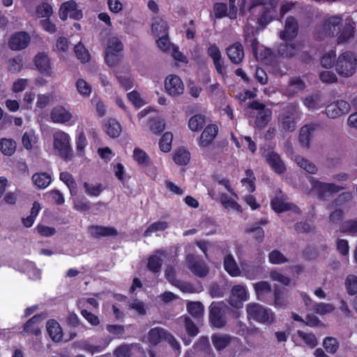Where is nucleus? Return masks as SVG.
Listing matches in <instances>:
<instances>
[{
    "label": "nucleus",
    "instance_id": "obj_1",
    "mask_svg": "<svg viewBox=\"0 0 357 357\" xmlns=\"http://www.w3.org/2000/svg\"><path fill=\"white\" fill-rule=\"evenodd\" d=\"M356 23L351 20L342 26V17L334 15L317 24L314 31V38L323 40L327 36H337V43H344L354 37Z\"/></svg>",
    "mask_w": 357,
    "mask_h": 357
},
{
    "label": "nucleus",
    "instance_id": "obj_2",
    "mask_svg": "<svg viewBox=\"0 0 357 357\" xmlns=\"http://www.w3.org/2000/svg\"><path fill=\"white\" fill-rule=\"evenodd\" d=\"M278 4V0H251L249 12L255 17L257 24L265 28L273 21V13Z\"/></svg>",
    "mask_w": 357,
    "mask_h": 357
},
{
    "label": "nucleus",
    "instance_id": "obj_3",
    "mask_svg": "<svg viewBox=\"0 0 357 357\" xmlns=\"http://www.w3.org/2000/svg\"><path fill=\"white\" fill-rule=\"evenodd\" d=\"M245 310L248 321H254L262 324H271L275 319L274 312L257 303H249Z\"/></svg>",
    "mask_w": 357,
    "mask_h": 357
},
{
    "label": "nucleus",
    "instance_id": "obj_4",
    "mask_svg": "<svg viewBox=\"0 0 357 357\" xmlns=\"http://www.w3.org/2000/svg\"><path fill=\"white\" fill-rule=\"evenodd\" d=\"M230 309L223 302H212L209 306L208 321L211 327L222 328L227 323V315Z\"/></svg>",
    "mask_w": 357,
    "mask_h": 357
},
{
    "label": "nucleus",
    "instance_id": "obj_5",
    "mask_svg": "<svg viewBox=\"0 0 357 357\" xmlns=\"http://www.w3.org/2000/svg\"><path fill=\"white\" fill-rule=\"evenodd\" d=\"M357 68V56L352 52H345L340 54L335 63L337 73L343 77L353 75Z\"/></svg>",
    "mask_w": 357,
    "mask_h": 357
},
{
    "label": "nucleus",
    "instance_id": "obj_6",
    "mask_svg": "<svg viewBox=\"0 0 357 357\" xmlns=\"http://www.w3.org/2000/svg\"><path fill=\"white\" fill-rule=\"evenodd\" d=\"M54 148L59 151V155L65 160H70L73 155L70 144V136L63 131L56 132L53 135Z\"/></svg>",
    "mask_w": 357,
    "mask_h": 357
},
{
    "label": "nucleus",
    "instance_id": "obj_7",
    "mask_svg": "<svg viewBox=\"0 0 357 357\" xmlns=\"http://www.w3.org/2000/svg\"><path fill=\"white\" fill-rule=\"evenodd\" d=\"M298 107L291 105L287 107L284 112L280 115V120L282 130L286 132H293L296 128Z\"/></svg>",
    "mask_w": 357,
    "mask_h": 357
},
{
    "label": "nucleus",
    "instance_id": "obj_8",
    "mask_svg": "<svg viewBox=\"0 0 357 357\" xmlns=\"http://www.w3.org/2000/svg\"><path fill=\"white\" fill-rule=\"evenodd\" d=\"M45 317V313L35 314L24 323L22 326V333L36 337L40 336Z\"/></svg>",
    "mask_w": 357,
    "mask_h": 357
},
{
    "label": "nucleus",
    "instance_id": "obj_9",
    "mask_svg": "<svg viewBox=\"0 0 357 357\" xmlns=\"http://www.w3.org/2000/svg\"><path fill=\"white\" fill-rule=\"evenodd\" d=\"M299 24L294 16H288L285 20L284 29L280 32V38L284 41L293 40L298 36Z\"/></svg>",
    "mask_w": 357,
    "mask_h": 357
},
{
    "label": "nucleus",
    "instance_id": "obj_10",
    "mask_svg": "<svg viewBox=\"0 0 357 357\" xmlns=\"http://www.w3.org/2000/svg\"><path fill=\"white\" fill-rule=\"evenodd\" d=\"M312 185L317 191L319 198L322 200L326 199L328 193H337L344 188L333 183H324L315 179L312 180Z\"/></svg>",
    "mask_w": 357,
    "mask_h": 357
},
{
    "label": "nucleus",
    "instance_id": "obj_11",
    "mask_svg": "<svg viewBox=\"0 0 357 357\" xmlns=\"http://www.w3.org/2000/svg\"><path fill=\"white\" fill-rule=\"evenodd\" d=\"M350 104L343 100H337L328 105L326 108V114L330 119H336L349 113Z\"/></svg>",
    "mask_w": 357,
    "mask_h": 357
},
{
    "label": "nucleus",
    "instance_id": "obj_12",
    "mask_svg": "<svg viewBox=\"0 0 357 357\" xmlns=\"http://www.w3.org/2000/svg\"><path fill=\"white\" fill-rule=\"evenodd\" d=\"M59 17L62 20H67L68 17L79 20L82 17V12L77 9L76 2L70 0L61 4L59 9Z\"/></svg>",
    "mask_w": 357,
    "mask_h": 357
},
{
    "label": "nucleus",
    "instance_id": "obj_13",
    "mask_svg": "<svg viewBox=\"0 0 357 357\" xmlns=\"http://www.w3.org/2000/svg\"><path fill=\"white\" fill-rule=\"evenodd\" d=\"M165 89L169 95L178 96L183 93L184 85L178 76L170 75L165 79Z\"/></svg>",
    "mask_w": 357,
    "mask_h": 357
},
{
    "label": "nucleus",
    "instance_id": "obj_14",
    "mask_svg": "<svg viewBox=\"0 0 357 357\" xmlns=\"http://www.w3.org/2000/svg\"><path fill=\"white\" fill-rule=\"evenodd\" d=\"M30 40L31 38L28 33L19 31L11 36L8 41V46L12 50H22L28 46Z\"/></svg>",
    "mask_w": 357,
    "mask_h": 357
},
{
    "label": "nucleus",
    "instance_id": "obj_15",
    "mask_svg": "<svg viewBox=\"0 0 357 357\" xmlns=\"http://www.w3.org/2000/svg\"><path fill=\"white\" fill-rule=\"evenodd\" d=\"M320 128V124L317 123H311L302 126L298 136V140L302 146L310 148L311 139Z\"/></svg>",
    "mask_w": 357,
    "mask_h": 357
},
{
    "label": "nucleus",
    "instance_id": "obj_16",
    "mask_svg": "<svg viewBox=\"0 0 357 357\" xmlns=\"http://www.w3.org/2000/svg\"><path fill=\"white\" fill-rule=\"evenodd\" d=\"M187 261L189 269L195 276L204 278L208 273V268L203 260L192 256H188Z\"/></svg>",
    "mask_w": 357,
    "mask_h": 357
},
{
    "label": "nucleus",
    "instance_id": "obj_17",
    "mask_svg": "<svg viewBox=\"0 0 357 357\" xmlns=\"http://www.w3.org/2000/svg\"><path fill=\"white\" fill-rule=\"evenodd\" d=\"M271 206L272 209L278 213L288 211H291L297 214L301 213L300 208L296 205L293 203L285 202L282 197H275L271 199Z\"/></svg>",
    "mask_w": 357,
    "mask_h": 357
},
{
    "label": "nucleus",
    "instance_id": "obj_18",
    "mask_svg": "<svg viewBox=\"0 0 357 357\" xmlns=\"http://www.w3.org/2000/svg\"><path fill=\"white\" fill-rule=\"evenodd\" d=\"M36 68L45 76L51 77L52 74L50 60L48 55L44 52L38 53L34 57Z\"/></svg>",
    "mask_w": 357,
    "mask_h": 357
},
{
    "label": "nucleus",
    "instance_id": "obj_19",
    "mask_svg": "<svg viewBox=\"0 0 357 357\" xmlns=\"http://www.w3.org/2000/svg\"><path fill=\"white\" fill-rule=\"evenodd\" d=\"M226 53L231 62L234 64L241 63L245 56L243 47L240 42L229 45L226 49Z\"/></svg>",
    "mask_w": 357,
    "mask_h": 357
},
{
    "label": "nucleus",
    "instance_id": "obj_20",
    "mask_svg": "<svg viewBox=\"0 0 357 357\" xmlns=\"http://www.w3.org/2000/svg\"><path fill=\"white\" fill-rule=\"evenodd\" d=\"M218 132V128L215 124L208 125L202 131L199 142L200 147H207L213 142Z\"/></svg>",
    "mask_w": 357,
    "mask_h": 357
},
{
    "label": "nucleus",
    "instance_id": "obj_21",
    "mask_svg": "<svg viewBox=\"0 0 357 357\" xmlns=\"http://www.w3.org/2000/svg\"><path fill=\"white\" fill-rule=\"evenodd\" d=\"M193 349L197 353H198V356L199 357H215L208 337L201 336L194 344Z\"/></svg>",
    "mask_w": 357,
    "mask_h": 357
},
{
    "label": "nucleus",
    "instance_id": "obj_22",
    "mask_svg": "<svg viewBox=\"0 0 357 357\" xmlns=\"http://www.w3.org/2000/svg\"><path fill=\"white\" fill-rule=\"evenodd\" d=\"M88 231L93 237L96 238L118 235V231L115 228L100 225H91L88 227Z\"/></svg>",
    "mask_w": 357,
    "mask_h": 357
},
{
    "label": "nucleus",
    "instance_id": "obj_23",
    "mask_svg": "<svg viewBox=\"0 0 357 357\" xmlns=\"http://www.w3.org/2000/svg\"><path fill=\"white\" fill-rule=\"evenodd\" d=\"M266 160L276 174H282L285 172L286 166L278 153L270 152L267 155Z\"/></svg>",
    "mask_w": 357,
    "mask_h": 357
},
{
    "label": "nucleus",
    "instance_id": "obj_24",
    "mask_svg": "<svg viewBox=\"0 0 357 357\" xmlns=\"http://www.w3.org/2000/svg\"><path fill=\"white\" fill-rule=\"evenodd\" d=\"M287 42L280 43L277 49V52L284 58L291 59L298 54L299 45L297 43H288Z\"/></svg>",
    "mask_w": 357,
    "mask_h": 357
},
{
    "label": "nucleus",
    "instance_id": "obj_25",
    "mask_svg": "<svg viewBox=\"0 0 357 357\" xmlns=\"http://www.w3.org/2000/svg\"><path fill=\"white\" fill-rule=\"evenodd\" d=\"M168 333L167 330L160 327L151 328L147 335L148 341L151 345L156 346L165 341Z\"/></svg>",
    "mask_w": 357,
    "mask_h": 357
},
{
    "label": "nucleus",
    "instance_id": "obj_26",
    "mask_svg": "<svg viewBox=\"0 0 357 357\" xmlns=\"http://www.w3.org/2000/svg\"><path fill=\"white\" fill-rule=\"evenodd\" d=\"M47 331L54 342H59L63 339V331L60 324L55 319H50L46 324Z\"/></svg>",
    "mask_w": 357,
    "mask_h": 357
},
{
    "label": "nucleus",
    "instance_id": "obj_27",
    "mask_svg": "<svg viewBox=\"0 0 357 357\" xmlns=\"http://www.w3.org/2000/svg\"><path fill=\"white\" fill-rule=\"evenodd\" d=\"M305 88V83L300 77H294L289 79L286 88V94L288 96H294L298 93L302 92Z\"/></svg>",
    "mask_w": 357,
    "mask_h": 357
},
{
    "label": "nucleus",
    "instance_id": "obj_28",
    "mask_svg": "<svg viewBox=\"0 0 357 357\" xmlns=\"http://www.w3.org/2000/svg\"><path fill=\"white\" fill-rule=\"evenodd\" d=\"M268 221L266 219H261L255 222L252 227L246 229V233L252 234V237L258 243H261L264 240L265 233L261 225H266Z\"/></svg>",
    "mask_w": 357,
    "mask_h": 357
},
{
    "label": "nucleus",
    "instance_id": "obj_29",
    "mask_svg": "<svg viewBox=\"0 0 357 357\" xmlns=\"http://www.w3.org/2000/svg\"><path fill=\"white\" fill-rule=\"evenodd\" d=\"M50 117L54 123H66L72 118V114L63 107H54L50 113Z\"/></svg>",
    "mask_w": 357,
    "mask_h": 357
},
{
    "label": "nucleus",
    "instance_id": "obj_30",
    "mask_svg": "<svg viewBox=\"0 0 357 357\" xmlns=\"http://www.w3.org/2000/svg\"><path fill=\"white\" fill-rule=\"evenodd\" d=\"M231 336L227 334L215 333L211 335L213 345L218 351L227 348L231 343Z\"/></svg>",
    "mask_w": 357,
    "mask_h": 357
},
{
    "label": "nucleus",
    "instance_id": "obj_31",
    "mask_svg": "<svg viewBox=\"0 0 357 357\" xmlns=\"http://www.w3.org/2000/svg\"><path fill=\"white\" fill-rule=\"evenodd\" d=\"M287 290L284 287H275L274 289V306L276 308H283L287 303Z\"/></svg>",
    "mask_w": 357,
    "mask_h": 357
},
{
    "label": "nucleus",
    "instance_id": "obj_32",
    "mask_svg": "<svg viewBox=\"0 0 357 357\" xmlns=\"http://www.w3.org/2000/svg\"><path fill=\"white\" fill-rule=\"evenodd\" d=\"M224 268L226 272L232 277L238 276L241 271L234 257L229 254L224 259Z\"/></svg>",
    "mask_w": 357,
    "mask_h": 357
},
{
    "label": "nucleus",
    "instance_id": "obj_33",
    "mask_svg": "<svg viewBox=\"0 0 357 357\" xmlns=\"http://www.w3.org/2000/svg\"><path fill=\"white\" fill-rule=\"evenodd\" d=\"M272 111L269 108H264V109L257 112L255 123L256 126L260 129L265 128L271 119Z\"/></svg>",
    "mask_w": 357,
    "mask_h": 357
},
{
    "label": "nucleus",
    "instance_id": "obj_34",
    "mask_svg": "<svg viewBox=\"0 0 357 357\" xmlns=\"http://www.w3.org/2000/svg\"><path fill=\"white\" fill-rule=\"evenodd\" d=\"M151 30L156 36H160L162 34H168L167 22L160 17H153Z\"/></svg>",
    "mask_w": 357,
    "mask_h": 357
},
{
    "label": "nucleus",
    "instance_id": "obj_35",
    "mask_svg": "<svg viewBox=\"0 0 357 357\" xmlns=\"http://www.w3.org/2000/svg\"><path fill=\"white\" fill-rule=\"evenodd\" d=\"M105 132L112 138L118 137L121 132V124L114 119H110L104 126Z\"/></svg>",
    "mask_w": 357,
    "mask_h": 357
},
{
    "label": "nucleus",
    "instance_id": "obj_36",
    "mask_svg": "<svg viewBox=\"0 0 357 357\" xmlns=\"http://www.w3.org/2000/svg\"><path fill=\"white\" fill-rule=\"evenodd\" d=\"M31 179L34 185L39 189L46 188L52 181L50 175L46 172L35 173Z\"/></svg>",
    "mask_w": 357,
    "mask_h": 357
},
{
    "label": "nucleus",
    "instance_id": "obj_37",
    "mask_svg": "<svg viewBox=\"0 0 357 357\" xmlns=\"http://www.w3.org/2000/svg\"><path fill=\"white\" fill-rule=\"evenodd\" d=\"M173 160L178 165H186L190 160V153L186 149L179 147L174 151Z\"/></svg>",
    "mask_w": 357,
    "mask_h": 357
},
{
    "label": "nucleus",
    "instance_id": "obj_38",
    "mask_svg": "<svg viewBox=\"0 0 357 357\" xmlns=\"http://www.w3.org/2000/svg\"><path fill=\"white\" fill-rule=\"evenodd\" d=\"M132 157L134 160L141 167L149 166L151 163L149 155L140 148L136 147L134 149Z\"/></svg>",
    "mask_w": 357,
    "mask_h": 357
},
{
    "label": "nucleus",
    "instance_id": "obj_39",
    "mask_svg": "<svg viewBox=\"0 0 357 357\" xmlns=\"http://www.w3.org/2000/svg\"><path fill=\"white\" fill-rule=\"evenodd\" d=\"M16 149V143L12 139L3 138L0 139V151L5 155H12Z\"/></svg>",
    "mask_w": 357,
    "mask_h": 357
},
{
    "label": "nucleus",
    "instance_id": "obj_40",
    "mask_svg": "<svg viewBox=\"0 0 357 357\" xmlns=\"http://www.w3.org/2000/svg\"><path fill=\"white\" fill-rule=\"evenodd\" d=\"M340 231L352 236L357 235V219H350L342 222L340 225Z\"/></svg>",
    "mask_w": 357,
    "mask_h": 357
},
{
    "label": "nucleus",
    "instance_id": "obj_41",
    "mask_svg": "<svg viewBox=\"0 0 357 357\" xmlns=\"http://www.w3.org/2000/svg\"><path fill=\"white\" fill-rule=\"evenodd\" d=\"M257 298L262 301L265 296L272 293L271 286L266 281H261L256 283L254 286Z\"/></svg>",
    "mask_w": 357,
    "mask_h": 357
},
{
    "label": "nucleus",
    "instance_id": "obj_42",
    "mask_svg": "<svg viewBox=\"0 0 357 357\" xmlns=\"http://www.w3.org/2000/svg\"><path fill=\"white\" fill-rule=\"evenodd\" d=\"M206 123V119L204 115L195 114L188 121V127L192 131L201 130Z\"/></svg>",
    "mask_w": 357,
    "mask_h": 357
},
{
    "label": "nucleus",
    "instance_id": "obj_43",
    "mask_svg": "<svg viewBox=\"0 0 357 357\" xmlns=\"http://www.w3.org/2000/svg\"><path fill=\"white\" fill-rule=\"evenodd\" d=\"M168 227V223L165 221H158L150 225L144 231L143 236L149 237L153 232L163 231Z\"/></svg>",
    "mask_w": 357,
    "mask_h": 357
},
{
    "label": "nucleus",
    "instance_id": "obj_44",
    "mask_svg": "<svg viewBox=\"0 0 357 357\" xmlns=\"http://www.w3.org/2000/svg\"><path fill=\"white\" fill-rule=\"evenodd\" d=\"M173 135L170 132H165L159 141V147L161 151L168 153L172 149Z\"/></svg>",
    "mask_w": 357,
    "mask_h": 357
},
{
    "label": "nucleus",
    "instance_id": "obj_45",
    "mask_svg": "<svg viewBox=\"0 0 357 357\" xmlns=\"http://www.w3.org/2000/svg\"><path fill=\"white\" fill-rule=\"evenodd\" d=\"M303 104L309 109H319L321 107L320 96L318 93L308 96L304 99Z\"/></svg>",
    "mask_w": 357,
    "mask_h": 357
},
{
    "label": "nucleus",
    "instance_id": "obj_46",
    "mask_svg": "<svg viewBox=\"0 0 357 357\" xmlns=\"http://www.w3.org/2000/svg\"><path fill=\"white\" fill-rule=\"evenodd\" d=\"M297 335L310 348H314L318 344L316 336L312 333H305L298 330Z\"/></svg>",
    "mask_w": 357,
    "mask_h": 357
},
{
    "label": "nucleus",
    "instance_id": "obj_47",
    "mask_svg": "<svg viewBox=\"0 0 357 357\" xmlns=\"http://www.w3.org/2000/svg\"><path fill=\"white\" fill-rule=\"evenodd\" d=\"M296 162L299 167L305 169L309 174H314L317 172L316 165L302 156H297L296 158Z\"/></svg>",
    "mask_w": 357,
    "mask_h": 357
},
{
    "label": "nucleus",
    "instance_id": "obj_48",
    "mask_svg": "<svg viewBox=\"0 0 357 357\" xmlns=\"http://www.w3.org/2000/svg\"><path fill=\"white\" fill-rule=\"evenodd\" d=\"M162 266V259L157 255H151L148 258L147 268L153 273H158L160 271Z\"/></svg>",
    "mask_w": 357,
    "mask_h": 357
},
{
    "label": "nucleus",
    "instance_id": "obj_49",
    "mask_svg": "<svg viewBox=\"0 0 357 357\" xmlns=\"http://www.w3.org/2000/svg\"><path fill=\"white\" fill-rule=\"evenodd\" d=\"M188 312L194 317L199 318L204 313V305L201 302H189L187 304Z\"/></svg>",
    "mask_w": 357,
    "mask_h": 357
},
{
    "label": "nucleus",
    "instance_id": "obj_50",
    "mask_svg": "<svg viewBox=\"0 0 357 357\" xmlns=\"http://www.w3.org/2000/svg\"><path fill=\"white\" fill-rule=\"evenodd\" d=\"M36 13L38 17L50 18L53 13V10L52 6L45 1L36 6Z\"/></svg>",
    "mask_w": 357,
    "mask_h": 357
},
{
    "label": "nucleus",
    "instance_id": "obj_51",
    "mask_svg": "<svg viewBox=\"0 0 357 357\" xmlns=\"http://www.w3.org/2000/svg\"><path fill=\"white\" fill-rule=\"evenodd\" d=\"M116 77L121 86L126 91H128L133 87L134 78L132 77L130 72H128L124 75H116Z\"/></svg>",
    "mask_w": 357,
    "mask_h": 357
},
{
    "label": "nucleus",
    "instance_id": "obj_52",
    "mask_svg": "<svg viewBox=\"0 0 357 357\" xmlns=\"http://www.w3.org/2000/svg\"><path fill=\"white\" fill-rule=\"evenodd\" d=\"M340 344L338 340L333 337H326L324 338L323 342V347L326 352L333 354H335Z\"/></svg>",
    "mask_w": 357,
    "mask_h": 357
},
{
    "label": "nucleus",
    "instance_id": "obj_53",
    "mask_svg": "<svg viewBox=\"0 0 357 357\" xmlns=\"http://www.w3.org/2000/svg\"><path fill=\"white\" fill-rule=\"evenodd\" d=\"M74 49L77 58L80 60L82 63H85L90 60L91 56L89 51L82 43H79L77 44Z\"/></svg>",
    "mask_w": 357,
    "mask_h": 357
},
{
    "label": "nucleus",
    "instance_id": "obj_54",
    "mask_svg": "<svg viewBox=\"0 0 357 357\" xmlns=\"http://www.w3.org/2000/svg\"><path fill=\"white\" fill-rule=\"evenodd\" d=\"M268 261L272 264H282L288 261L287 258L278 250H273L268 254Z\"/></svg>",
    "mask_w": 357,
    "mask_h": 357
},
{
    "label": "nucleus",
    "instance_id": "obj_55",
    "mask_svg": "<svg viewBox=\"0 0 357 357\" xmlns=\"http://www.w3.org/2000/svg\"><path fill=\"white\" fill-rule=\"evenodd\" d=\"M184 327L188 335L192 337H196L199 332V328L194 323V321L188 316H185L184 317Z\"/></svg>",
    "mask_w": 357,
    "mask_h": 357
},
{
    "label": "nucleus",
    "instance_id": "obj_56",
    "mask_svg": "<svg viewBox=\"0 0 357 357\" xmlns=\"http://www.w3.org/2000/svg\"><path fill=\"white\" fill-rule=\"evenodd\" d=\"M59 178L68 186L71 194L73 193V191L76 190L77 184L71 174L68 172H61Z\"/></svg>",
    "mask_w": 357,
    "mask_h": 357
},
{
    "label": "nucleus",
    "instance_id": "obj_57",
    "mask_svg": "<svg viewBox=\"0 0 357 357\" xmlns=\"http://www.w3.org/2000/svg\"><path fill=\"white\" fill-rule=\"evenodd\" d=\"M336 57L335 50H331L328 53L323 55L321 59V66L325 68H331L334 66Z\"/></svg>",
    "mask_w": 357,
    "mask_h": 357
},
{
    "label": "nucleus",
    "instance_id": "obj_58",
    "mask_svg": "<svg viewBox=\"0 0 357 357\" xmlns=\"http://www.w3.org/2000/svg\"><path fill=\"white\" fill-rule=\"evenodd\" d=\"M345 287L348 294L355 295L357 294V276L349 275L345 280Z\"/></svg>",
    "mask_w": 357,
    "mask_h": 357
},
{
    "label": "nucleus",
    "instance_id": "obj_59",
    "mask_svg": "<svg viewBox=\"0 0 357 357\" xmlns=\"http://www.w3.org/2000/svg\"><path fill=\"white\" fill-rule=\"evenodd\" d=\"M149 127L153 133L160 135L165 130V124L162 119L153 118L149 121Z\"/></svg>",
    "mask_w": 357,
    "mask_h": 357
},
{
    "label": "nucleus",
    "instance_id": "obj_60",
    "mask_svg": "<svg viewBox=\"0 0 357 357\" xmlns=\"http://www.w3.org/2000/svg\"><path fill=\"white\" fill-rule=\"evenodd\" d=\"M123 49V45L121 41L116 37H112L108 40L105 51L119 53Z\"/></svg>",
    "mask_w": 357,
    "mask_h": 357
},
{
    "label": "nucleus",
    "instance_id": "obj_61",
    "mask_svg": "<svg viewBox=\"0 0 357 357\" xmlns=\"http://www.w3.org/2000/svg\"><path fill=\"white\" fill-rule=\"evenodd\" d=\"M245 42L250 46V50L255 56L258 54L259 42L255 37V33L252 31L245 35Z\"/></svg>",
    "mask_w": 357,
    "mask_h": 357
},
{
    "label": "nucleus",
    "instance_id": "obj_62",
    "mask_svg": "<svg viewBox=\"0 0 357 357\" xmlns=\"http://www.w3.org/2000/svg\"><path fill=\"white\" fill-rule=\"evenodd\" d=\"M314 312L320 315L331 313L335 310V307L331 303H319L314 306Z\"/></svg>",
    "mask_w": 357,
    "mask_h": 357
},
{
    "label": "nucleus",
    "instance_id": "obj_63",
    "mask_svg": "<svg viewBox=\"0 0 357 357\" xmlns=\"http://www.w3.org/2000/svg\"><path fill=\"white\" fill-rule=\"evenodd\" d=\"M76 87L79 93L83 96H89L91 93V86L83 79H78Z\"/></svg>",
    "mask_w": 357,
    "mask_h": 357
},
{
    "label": "nucleus",
    "instance_id": "obj_64",
    "mask_svg": "<svg viewBox=\"0 0 357 357\" xmlns=\"http://www.w3.org/2000/svg\"><path fill=\"white\" fill-rule=\"evenodd\" d=\"M228 8L225 3L218 2L213 5V13L215 18L220 19L227 15Z\"/></svg>",
    "mask_w": 357,
    "mask_h": 357
}]
</instances>
